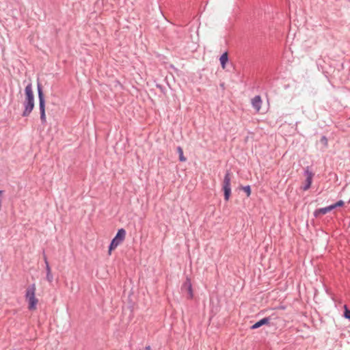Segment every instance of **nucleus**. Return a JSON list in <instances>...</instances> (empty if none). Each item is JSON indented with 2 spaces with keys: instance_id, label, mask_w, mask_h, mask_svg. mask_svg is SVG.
Listing matches in <instances>:
<instances>
[{
  "instance_id": "8",
  "label": "nucleus",
  "mask_w": 350,
  "mask_h": 350,
  "mask_svg": "<svg viewBox=\"0 0 350 350\" xmlns=\"http://www.w3.org/2000/svg\"><path fill=\"white\" fill-rule=\"evenodd\" d=\"M261 104L262 100L260 96L256 95L252 99V107L257 112L260 111L261 108Z\"/></svg>"
},
{
  "instance_id": "17",
  "label": "nucleus",
  "mask_w": 350,
  "mask_h": 350,
  "mask_svg": "<svg viewBox=\"0 0 350 350\" xmlns=\"http://www.w3.org/2000/svg\"><path fill=\"white\" fill-rule=\"evenodd\" d=\"M327 139L325 136H322L321 138V142L325 146H327Z\"/></svg>"
},
{
  "instance_id": "18",
  "label": "nucleus",
  "mask_w": 350,
  "mask_h": 350,
  "mask_svg": "<svg viewBox=\"0 0 350 350\" xmlns=\"http://www.w3.org/2000/svg\"><path fill=\"white\" fill-rule=\"evenodd\" d=\"M46 273H51V267H50V265H49V262H46Z\"/></svg>"
},
{
  "instance_id": "15",
  "label": "nucleus",
  "mask_w": 350,
  "mask_h": 350,
  "mask_svg": "<svg viewBox=\"0 0 350 350\" xmlns=\"http://www.w3.org/2000/svg\"><path fill=\"white\" fill-rule=\"evenodd\" d=\"M242 189L246 193L247 197L251 195V187L250 185L242 187Z\"/></svg>"
},
{
  "instance_id": "2",
  "label": "nucleus",
  "mask_w": 350,
  "mask_h": 350,
  "mask_svg": "<svg viewBox=\"0 0 350 350\" xmlns=\"http://www.w3.org/2000/svg\"><path fill=\"white\" fill-rule=\"evenodd\" d=\"M38 95L39 99V109L40 113V120L42 124H44L46 122V113H45V97L42 90V85L38 82L37 84Z\"/></svg>"
},
{
  "instance_id": "10",
  "label": "nucleus",
  "mask_w": 350,
  "mask_h": 350,
  "mask_svg": "<svg viewBox=\"0 0 350 350\" xmlns=\"http://www.w3.org/2000/svg\"><path fill=\"white\" fill-rule=\"evenodd\" d=\"M332 211V208L331 207V205L327 206V207H324V208H318V209H316L314 212V216L315 217H319L321 215H325L326 213H327L328 212Z\"/></svg>"
},
{
  "instance_id": "20",
  "label": "nucleus",
  "mask_w": 350,
  "mask_h": 350,
  "mask_svg": "<svg viewBox=\"0 0 350 350\" xmlns=\"http://www.w3.org/2000/svg\"><path fill=\"white\" fill-rule=\"evenodd\" d=\"M145 350H151L150 347V346L146 347Z\"/></svg>"
},
{
  "instance_id": "16",
  "label": "nucleus",
  "mask_w": 350,
  "mask_h": 350,
  "mask_svg": "<svg viewBox=\"0 0 350 350\" xmlns=\"http://www.w3.org/2000/svg\"><path fill=\"white\" fill-rule=\"evenodd\" d=\"M46 280L49 282H53V276L52 275L51 273H46Z\"/></svg>"
},
{
  "instance_id": "3",
  "label": "nucleus",
  "mask_w": 350,
  "mask_h": 350,
  "mask_svg": "<svg viewBox=\"0 0 350 350\" xmlns=\"http://www.w3.org/2000/svg\"><path fill=\"white\" fill-rule=\"evenodd\" d=\"M36 286L34 284L29 286L26 290L25 297L28 300V308L29 310H33L36 308L38 299L35 297Z\"/></svg>"
},
{
  "instance_id": "11",
  "label": "nucleus",
  "mask_w": 350,
  "mask_h": 350,
  "mask_svg": "<svg viewBox=\"0 0 350 350\" xmlns=\"http://www.w3.org/2000/svg\"><path fill=\"white\" fill-rule=\"evenodd\" d=\"M219 61L222 68L224 69L226 68V64L228 61V55L227 52L224 53L220 56Z\"/></svg>"
},
{
  "instance_id": "5",
  "label": "nucleus",
  "mask_w": 350,
  "mask_h": 350,
  "mask_svg": "<svg viewBox=\"0 0 350 350\" xmlns=\"http://www.w3.org/2000/svg\"><path fill=\"white\" fill-rule=\"evenodd\" d=\"M230 171H227L223 181L222 190L224 191V200L226 201H228L231 195V188H230Z\"/></svg>"
},
{
  "instance_id": "6",
  "label": "nucleus",
  "mask_w": 350,
  "mask_h": 350,
  "mask_svg": "<svg viewBox=\"0 0 350 350\" xmlns=\"http://www.w3.org/2000/svg\"><path fill=\"white\" fill-rule=\"evenodd\" d=\"M181 290L183 292H187L188 294V298L192 299L193 297L192 284L191 280L189 278H186V280L182 285Z\"/></svg>"
},
{
  "instance_id": "14",
  "label": "nucleus",
  "mask_w": 350,
  "mask_h": 350,
  "mask_svg": "<svg viewBox=\"0 0 350 350\" xmlns=\"http://www.w3.org/2000/svg\"><path fill=\"white\" fill-rule=\"evenodd\" d=\"M344 202L342 200H339L337 202H336L335 204H333L331 205V207L333 209L336 208H338V207H342L344 206Z\"/></svg>"
},
{
  "instance_id": "12",
  "label": "nucleus",
  "mask_w": 350,
  "mask_h": 350,
  "mask_svg": "<svg viewBox=\"0 0 350 350\" xmlns=\"http://www.w3.org/2000/svg\"><path fill=\"white\" fill-rule=\"evenodd\" d=\"M177 152L179 156V161L181 162H184L187 160L186 157L183 154V150L180 146H178L176 148Z\"/></svg>"
},
{
  "instance_id": "4",
  "label": "nucleus",
  "mask_w": 350,
  "mask_h": 350,
  "mask_svg": "<svg viewBox=\"0 0 350 350\" xmlns=\"http://www.w3.org/2000/svg\"><path fill=\"white\" fill-rule=\"evenodd\" d=\"M126 237V230L124 228H120L118 230L116 236L111 240L109 246L108 253L110 255L111 251L115 250L120 244H121Z\"/></svg>"
},
{
  "instance_id": "9",
  "label": "nucleus",
  "mask_w": 350,
  "mask_h": 350,
  "mask_svg": "<svg viewBox=\"0 0 350 350\" xmlns=\"http://www.w3.org/2000/svg\"><path fill=\"white\" fill-rule=\"evenodd\" d=\"M305 174L306 176V185L303 187V189L304 190H307L311 186L312 181V177H313L314 174H313V173L312 172L309 171L308 170L305 171Z\"/></svg>"
},
{
  "instance_id": "19",
  "label": "nucleus",
  "mask_w": 350,
  "mask_h": 350,
  "mask_svg": "<svg viewBox=\"0 0 350 350\" xmlns=\"http://www.w3.org/2000/svg\"><path fill=\"white\" fill-rule=\"evenodd\" d=\"M42 255H43V259H44V263H45V265H46V262H49V261H48V258H47V256H46L44 251H43Z\"/></svg>"
},
{
  "instance_id": "1",
  "label": "nucleus",
  "mask_w": 350,
  "mask_h": 350,
  "mask_svg": "<svg viewBox=\"0 0 350 350\" xmlns=\"http://www.w3.org/2000/svg\"><path fill=\"white\" fill-rule=\"evenodd\" d=\"M25 99L23 102L24 110L23 117H27L30 115L34 108V95L31 83H29L25 89Z\"/></svg>"
},
{
  "instance_id": "13",
  "label": "nucleus",
  "mask_w": 350,
  "mask_h": 350,
  "mask_svg": "<svg viewBox=\"0 0 350 350\" xmlns=\"http://www.w3.org/2000/svg\"><path fill=\"white\" fill-rule=\"evenodd\" d=\"M343 317L345 319L350 320V310L348 308L347 305L344 306Z\"/></svg>"
},
{
  "instance_id": "21",
  "label": "nucleus",
  "mask_w": 350,
  "mask_h": 350,
  "mask_svg": "<svg viewBox=\"0 0 350 350\" xmlns=\"http://www.w3.org/2000/svg\"><path fill=\"white\" fill-rule=\"evenodd\" d=\"M157 88H159V89H161V90H162V89H163L162 86H161V85H157Z\"/></svg>"
},
{
  "instance_id": "7",
  "label": "nucleus",
  "mask_w": 350,
  "mask_h": 350,
  "mask_svg": "<svg viewBox=\"0 0 350 350\" xmlns=\"http://www.w3.org/2000/svg\"><path fill=\"white\" fill-rule=\"evenodd\" d=\"M270 321H271L270 317L263 318V319H260V321H257L256 323H255L254 325H252L251 326V329H258V328L260 327L262 325H269L270 323Z\"/></svg>"
}]
</instances>
